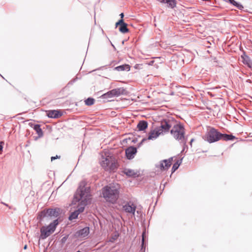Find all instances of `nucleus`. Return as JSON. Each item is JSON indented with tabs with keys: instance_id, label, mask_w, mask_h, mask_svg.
Returning <instances> with one entry per match:
<instances>
[{
	"instance_id": "1",
	"label": "nucleus",
	"mask_w": 252,
	"mask_h": 252,
	"mask_svg": "<svg viewBox=\"0 0 252 252\" xmlns=\"http://www.w3.org/2000/svg\"><path fill=\"white\" fill-rule=\"evenodd\" d=\"M90 196V187L86 186L85 182H81L72 200V204H74L80 201L78 208L76 210L79 214L84 211L85 206L87 205L88 200L91 199Z\"/></svg>"
},
{
	"instance_id": "2",
	"label": "nucleus",
	"mask_w": 252,
	"mask_h": 252,
	"mask_svg": "<svg viewBox=\"0 0 252 252\" xmlns=\"http://www.w3.org/2000/svg\"><path fill=\"white\" fill-rule=\"evenodd\" d=\"M120 188L118 184L113 183L105 186L101 189L102 197L107 202L115 203L119 198Z\"/></svg>"
},
{
	"instance_id": "3",
	"label": "nucleus",
	"mask_w": 252,
	"mask_h": 252,
	"mask_svg": "<svg viewBox=\"0 0 252 252\" xmlns=\"http://www.w3.org/2000/svg\"><path fill=\"white\" fill-rule=\"evenodd\" d=\"M170 133L176 140L186 144L187 139L185 137V128L182 125L178 124L174 125L170 130Z\"/></svg>"
},
{
	"instance_id": "4",
	"label": "nucleus",
	"mask_w": 252,
	"mask_h": 252,
	"mask_svg": "<svg viewBox=\"0 0 252 252\" xmlns=\"http://www.w3.org/2000/svg\"><path fill=\"white\" fill-rule=\"evenodd\" d=\"M60 209L58 208L45 209L39 213L37 219L41 221L44 218H56L60 215Z\"/></svg>"
},
{
	"instance_id": "5",
	"label": "nucleus",
	"mask_w": 252,
	"mask_h": 252,
	"mask_svg": "<svg viewBox=\"0 0 252 252\" xmlns=\"http://www.w3.org/2000/svg\"><path fill=\"white\" fill-rule=\"evenodd\" d=\"M221 138L222 133L216 128L211 127L208 129L203 138L209 143H212L221 140Z\"/></svg>"
},
{
	"instance_id": "6",
	"label": "nucleus",
	"mask_w": 252,
	"mask_h": 252,
	"mask_svg": "<svg viewBox=\"0 0 252 252\" xmlns=\"http://www.w3.org/2000/svg\"><path fill=\"white\" fill-rule=\"evenodd\" d=\"M58 223V220L56 219L52 222L50 223L48 226L41 227L40 228L41 234L39 236V239L43 240L50 236L55 231Z\"/></svg>"
},
{
	"instance_id": "7",
	"label": "nucleus",
	"mask_w": 252,
	"mask_h": 252,
	"mask_svg": "<svg viewBox=\"0 0 252 252\" xmlns=\"http://www.w3.org/2000/svg\"><path fill=\"white\" fill-rule=\"evenodd\" d=\"M176 121L173 118L163 119L160 121V126L157 128L162 134L169 132L170 129L176 125Z\"/></svg>"
},
{
	"instance_id": "8",
	"label": "nucleus",
	"mask_w": 252,
	"mask_h": 252,
	"mask_svg": "<svg viewBox=\"0 0 252 252\" xmlns=\"http://www.w3.org/2000/svg\"><path fill=\"white\" fill-rule=\"evenodd\" d=\"M173 158H170L168 159H164L160 161L159 164L156 165L157 168H159L161 171L167 170L171 165Z\"/></svg>"
},
{
	"instance_id": "9",
	"label": "nucleus",
	"mask_w": 252,
	"mask_h": 252,
	"mask_svg": "<svg viewBox=\"0 0 252 252\" xmlns=\"http://www.w3.org/2000/svg\"><path fill=\"white\" fill-rule=\"evenodd\" d=\"M127 26V24L124 22V19L119 20L115 24L116 28L119 26V30L123 33H125L128 32Z\"/></svg>"
},
{
	"instance_id": "10",
	"label": "nucleus",
	"mask_w": 252,
	"mask_h": 252,
	"mask_svg": "<svg viewBox=\"0 0 252 252\" xmlns=\"http://www.w3.org/2000/svg\"><path fill=\"white\" fill-rule=\"evenodd\" d=\"M125 153L126 158L128 159H131L134 158L135 155L136 154L137 149L133 146H130L126 149Z\"/></svg>"
},
{
	"instance_id": "11",
	"label": "nucleus",
	"mask_w": 252,
	"mask_h": 252,
	"mask_svg": "<svg viewBox=\"0 0 252 252\" xmlns=\"http://www.w3.org/2000/svg\"><path fill=\"white\" fill-rule=\"evenodd\" d=\"M62 113L60 110H49L47 112V116L51 118H58L62 116Z\"/></svg>"
},
{
	"instance_id": "12",
	"label": "nucleus",
	"mask_w": 252,
	"mask_h": 252,
	"mask_svg": "<svg viewBox=\"0 0 252 252\" xmlns=\"http://www.w3.org/2000/svg\"><path fill=\"white\" fill-rule=\"evenodd\" d=\"M160 134H162L160 131L157 127L155 130L151 131L149 133V136L148 137L147 139L148 140H155L156 139L158 136Z\"/></svg>"
},
{
	"instance_id": "13",
	"label": "nucleus",
	"mask_w": 252,
	"mask_h": 252,
	"mask_svg": "<svg viewBox=\"0 0 252 252\" xmlns=\"http://www.w3.org/2000/svg\"><path fill=\"white\" fill-rule=\"evenodd\" d=\"M133 204L130 205L129 203H127L123 206L124 210L127 213H132L134 214L136 210V207L135 206H132Z\"/></svg>"
},
{
	"instance_id": "14",
	"label": "nucleus",
	"mask_w": 252,
	"mask_h": 252,
	"mask_svg": "<svg viewBox=\"0 0 252 252\" xmlns=\"http://www.w3.org/2000/svg\"><path fill=\"white\" fill-rule=\"evenodd\" d=\"M162 3H167V6L171 8L176 7L177 2L176 0H157Z\"/></svg>"
},
{
	"instance_id": "15",
	"label": "nucleus",
	"mask_w": 252,
	"mask_h": 252,
	"mask_svg": "<svg viewBox=\"0 0 252 252\" xmlns=\"http://www.w3.org/2000/svg\"><path fill=\"white\" fill-rule=\"evenodd\" d=\"M90 230L89 227H85L77 232L78 235L82 238L85 237L89 234Z\"/></svg>"
},
{
	"instance_id": "16",
	"label": "nucleus",
	"mask_w": 252,
	"mask_h": 252,
	"mask_svg": "<svg viewBox=\"0 0 252 252\" xmlns=\"http://www.w3.org/2000/svg\"><path fill=\"white\" fill-rule=\"evenodd\" d=\"M223 1L229 3L234 6L239 10H242L244 8L243 6L239 2L236 1L235 0H222Z\"/></svg>"
},
{
	"instance_id": "17",
	"label": "nucleus",
	"mask_w": 252,
	"mask_h": 252,
	"mask_svg": "<svg viewBox=\"0 0 252 252\" xmlns=\"http://www.w3.org/2000/svg\"><path fill=\"white\" fill-rule=\"evenodd\" d=\"M111 161L112 160L109 157L105 158H102V159L100 161L101 165L103 168H104L105 170H106V168H108L109 165L110 164Z\"/></svg>"
},
{
	"instance_id": "18",
	"label": "nucleus",
	"mask_w": 252,
	"mask_h": 252,
	"mask_svg": "<svg viewBox=\"0 0 252 252\" xmlns=\"http://www.w3.org/2000/svg\"><path fill=\"white\" fill-rule=\"evenodd\" d=\"M241 58L243 59L242 62L245 65H247L249 67L252 64V61L249 56L246 55L245 53L241 55Z\"/></svg>"
},
{
	"instance_id": "19",
	"label": "nucleus",
	"mask_w": 252,
	"mask_h": 252,
	"mask_svg": "<svg viewBox=\"0 0 252 252\" xmlns=\"http://www.w3.org/2000/svg\"><path fill=\"white\" fill-rule=\"evenodd\" d=\"M148 127V123L145 121H140L137 124V127L139 131H143Z\"/></svg>"
},
{
	"instance_id": "20",
	"label": "nucleus",
	"mask_w": 252,
	"mask_h": 252,
	"mask_svg": "<svg viewBox=\"0 0 252 252\" xmlns=\"http://www.w3.org/2000/svg\"><path fill=\"white\" fill-rule=\"evenodd\" d=\"M130 66L129 65L125 64L115 67L114 69L118 71H128L130 70Z\"/></svg>"
},
{
	"instance_id": "21",
	"label": "nucleus",
	"mask_w": 252,
	"mask_h": 252,
	"mask_svg": "<svg viewBox=\"0 0 252 252\" xmlns=\"http://www.w3.org/2000/svg\"><path fill=\"white\" fill-rule=\"evenodd\" d=\"M113 91L114 93V96L115 97L119 96L121 94H124L126 90L123 88H118L116 89H113Z\"/></svg>"
},
{
	"instance_id": "22",
	"label": "nucleus",
	"mask_w": 252,
	"mask_h": 252,
	"mask_svg": "<svg viewBox=\"0 0 252 252\" xmlns=\"http://www.w3.org/2000/svg\"><path fill=\"white\" fill-rule=\"evenodd\" d=\"M117 168V164L114 160H112L110 164L109 165L108 168L105 170L110 172H114Z\"/></svg>"
},
{
	"instance_id": "23",
	"label": "nucleus",
	"mask_w": 252,
	"mask_h": 252,
	"mask_svg": "<svg viewBox=\"0 0 252 252\" xmlns=\"http://www.w3.org/2000/svg\"><path fill=\"white\" fill-rule=\"evenodd\" d=\"M235 139V137L232 134H227L226 133H222L221 139L224 141L233 140Z\"/></svg>"
},
{
	"instance_id": "24",
	"label": "nucleus",
	"mask_w": 252,
	"mask_h": 252,
	"mask_svg": "<svg viewBox=\"0 0 252 252\" xmlns=\"http://www.w3.org/2000/svg\"><path fill=\"white\" fill-rule=\"evenodd\" d=\"M123 173L129 177L134 176L136 175L134 171L132 169L125 168L123 170Z\"/></svg>"
},
{
	"instance_id": "25",
	"label": "nucleus",
	"mask_w": 252,
	"mask_h": 252,
	"mask_svg": "<svg viewBox=\"0 0 252 252\" xmlns=\"http://www.w3.org/2000/svg\"><path fill=\"white\" fill-rule=\"evenodd\" d=\"M115 97L113 90L108 92L107 93L102 94L101 97L103 99L111 98Z\"/></svg>"
},
{
	"instance_id": "26",
	"label": "nucleus",
	"mask_w": 252,
	"mask_h": 252,
	"mask_svg": "<svg viewBox=\"0 0 252 252\" xmlns=\"http://www.w3.org/2000/svg\"><path fill=\"white\" fill-rule=\"evenodd\" d=\"M33 129L36 132L39 137H41L43 135L42 130L40 128V126L39 125H34L33 126Z\"/></svg>"
},
{
	"instance_id": "27",
	"label": "nucleus",
	"mask_w": 252,
	"mask_h": 252,
	"mask_svg": "<svg viewBox=\"0 0 252 252\" xmlns=\"http://www.w3.org/2000/svg\"><path fill=\"white\" fill-rule=\"evenodd\" d=\"M182 161L181 160H178L173 165L172 167V172H174L179 167Z\"/></svg>"
},
{
	"instance_id": "28",
	"label": "nucleus",
	"mask_w": 252,
	"mask_h": 252,
	"mask_svg": "<svg viewBox=\"0 0 252 252\" xmlns=\"http://www.w3.org/2000/svg\"><path fill=\"white\" fill-rule=\"evenodd\" d=\"M85 104L87 106H91L94 103V99L92 97H88L85 101Z\"/></svg>"
},
{
	"instance_id": "29",
	"label": "nucleus",
	"mask_w": 252,
	"mask_h": 252,
	"mask_svg": "<svg viewBox=\"0 0 252 252\" xmlns=\"http://www.w3.org/2000/svg\"><path fill=\"white\" fill-rule=\"evenodd\" d=\"M78 213H77V212L75 210L71 213L69 216L68 219L70 220L75 219L78 217Z\"/></svg>"
},
{
	"instance_id": "30",
	"label": "nucleus",
	"mask_w": 252,
	"mask_h": 252,
	"mask_svg": "<svg viewBox=\"0 0 252 252\" xmlns=\"http://www.w3.org/2000/svg\"><path fill=\"white\" fill-rule=\"evenodd\" d=\"M68 238V235H66L64 237H63L60 240V243H61V245H63L66 242Z\"/></svg>"
},
{
	"instance_id": "31",
	"label": "nucleus",
	"mask_w": 252,
	"mask_h": 252,
	"mask_svg": "<svg viewBox=\"0 0 252 252\" xmlns=\"http://www.w3.org/2000/svg\"><path fill=\"white\" fill-rule=\"evenodd\" d=\"M144 235H145V232H143L142 235L141 250H143V247H144Z\"/></svg>"
},
{
	"instance_id": "32",
	"label": "nucleus",
	"mask_w": 252,
	"mask_h": 252,
	"mask_svg": "<svg viewBox=\"0 0 252 252\" xmlns=\"http://www.w3.org/2000/svg\"><path fill=\"white\" fill-rule=\"evenodd\" d=\"M59 158H60V157H58V156H56V157H52L51 158V161H53V160H55V159Z\"/></svg>"
},
{
	"instance_id": "33",
	"label": "nucleus",
	"mask_w": 252,
	"mask_h": 252,
	"mask_svg": "<svg viewBox=\"0 0 252 252\" xmlns=\"http://www.w3.org/2000/svg\"><path fill=\"white\" fill-rule=\"evenodd\" d=\"M146 139L144 138L142 140V141L138 144V147H140L143 143V142L145 141Z\"/></svg>"
},
{
	"instance_id": "34",
	"label": "nucleus",
	"mask_w": 252,
	"mask_h": 252,
	"mask_svg": "<svg viewBox=\"0 0 252 252\" xmlns=\"http://www.w3.org/2000/svg\"><path fill=\"white\" fill-rule=\"evenodd\" d=\"M3 142H0V152L2 150L3 146H2Z\"/></svg>"
},
{
	"instance_id": "35",
	"label": "nucleus",
	"mask_w": 252,
	"mask_h": 252,
	"mask_svg": "<svg viewBox=\"0 0 252 252\" xmlns=\"http://www.w3.org/2000/svg\"><path fill=\"white\" fill-rule=\"evenodd\" d=\"M120 16L121 17V19H123V18L124 17V14L123 13H121L120 14Z\"/></svg>"
},
{
	"instance_id": "36",
	"label": "nucleus",
	"mask_w": 252,
	"mask_h": 252,
	"mask_svg": "<svg viewBox=\"0 0 252 252\" xmlns=\"http://www.w3.org/2000/svg\"><path fill=\"white\" fill-rule=\"evenodd\" d=\"M74 82H75V80H71V81H70L68 83V84H72Z\"/></svg>"
},
{
	"instance_id": "37",
	"label": "nucleus",
	"mask_w": 252,
	"mask_h": 252,
	"mask_svg": "<svg viewBox=\"0 0 252 252\" xmlns=\"http://www.w3.org/2000/svg\"><path fill=\"white\" fill-rule=\"evenodd\" d=\"M3 204H4L5 206H7V207H8L9 208H11V207L10 206H8V204H6V203H4L3 202H1Z\"/></svg>"
},
{
	"instance_id": "38",
	"label": "nucleus",
	"mask_w": 252,
	"mask_h": 252,
	"mask_svg": "<svg viewBox=\"0 0 252 252\" xmlns=\"http://www.w3.org/2000/svg\"><path fill=\"white\" fill-rule=\"evenodd\" d=\"M24 249L25 250H26V249H27V245H26L24 246Z\"/></svg>"
},
{
	"instance_id": "39",
	"label": "nucleus",
	"mask_w": 252,
	"mask_h": 252,
	"mask_svg": "<svg viewBox=\"0 0 252 252\" xmlns=\"http://www.w3.org/2000/svg\"><path fill=\"white\" fill-rule=\"evenodd\" d=\"M193 140H194L193 139H191L190 142V144H191L192 142H193Z\"/></svg>"
},
{
	"instance_id": "40",
	"label": "nucleus",
	"mask_w": 252,
	"mask_h": 252,
	"mask_svg": "<svg viewBox=\"0 0 252 252\" xmlns=\"http://www.w3.org/2000/svg\"><path fill=\"white\" fill-rule=\"evenodd\" d=\"M249 68L252 70V64L251 65V66H249Z\"/></svg>"
},
{
	"instance_id": "41",
	"label": "nucleus",
	"mask_w": 252,
	"mask_h": 252,
	"mask_svg": "<svg viewBox=\"0 0 252 252\" xmlns=\"http://www.w3.org/2000/svg\"><path fill=\"white\" fill-rule=\"evenodd\" d=\"M137 214H139V212L138 211H137Z\"/></svg>"
},
{
	"instance_id": "42",
	"label": "nucleus",
	"mask_w": 252,
	"mask_h": 252,
	"mask_svg": "<svg viewBox=\"0 0 252 252\" xmlns=\"http://www.w3.org/2000/svg\"><path fill=\"white\" fill-rule=\"evenodd\" d=\"M76 252H81L80 251H78Z\"/></svg>"
}]
</instances>
